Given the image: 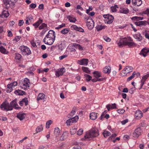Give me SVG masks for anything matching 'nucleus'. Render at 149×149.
<instances>
[{
    "instance_id": "1",
    "label": "nucleus",
    "mask_w": 149,
    "mask_h": 149,
    "mask_svg": "<svg viewBox=\"0 0 149 149\" xmlns=\"http://www.w3.org/2000/svg\"><path fill=\"white\" fill-rule=\"evenodd\" d=\"M55 32L52 30H50L48 33L43 40V42L46 45H52L55 39Z\"/></svg>"
},
{
    "instance_id": "2",
    "label": "nucleus",
    "mask_w": 149,
    "mask_h": 149,
    "mask_svg": "<svg viewBox=\"0 0 149 149\" xmlns=\"http://www.w3.org/2000/svg\"><path fill=\"white\" fill-rule=\"evenodd\" d=\"M132 39L130 37L121 38L117 44L118 46L120 47H122L123 46L127 45L129 47L134 46L135 44L132 41Z\"/></svg>"
},
{
    "instance_id": "3",
    "label": "nucleus",
    "mask_w": 149,
    "mask_h": 149,
    "mask_svg": "<svg viewBox=\"0 0 149 149\" xmlns=\"http://www.w3.org/2000/svg\"><path fill=\"white\" fill-rule=\"evenodd\" d=\"M99 135L98 130L93 129L87 132L86 135L84 136L86 139L91 140V138L98 136Z\"/></svg>"
},
{
    "instance_id": "4",
    "label": "nucleus",
    "mask_w": 149,
    "mask_h": 149,
    "mask_svg": "<svg viewBox=\"0 0 149 149\" xmlns=\"http://www.w3.org/2000/svg\"><path fill=\"white\" fill-rule=\"evenodd\" d=\"M85 21L86 26L90 29H92L94 27V22L91 18L89 17H85Z\"/></svg>"
},
{
    "instance_id": "5",
    "label": "nucleus",
    "mask_w": 149,
    "mask_h": 149,
    "mask_svg": "<svg viewBox=\"0 0 149 149\" xmlns=\"http://www.w3.org/2000/svg\"><path fill=\"white\" fill-rule=\"evenodd\" d=\"M19 49L21 51V53L23 55H28L31 53L30 49L27 47L21 46L19 48Z\"/></svg>"
},
{
    "instance_id": "6",
    "label": "nucleus",
    "mask_w": 149,
    "mask_h": 149,
    "mask_svg": "<svg viewBox=\"0 0 149 149\" xmlns=\"http://www.w3.org/2000/svg\"><path fill=\"white\" fill-rule=\"evenodd\" d=\"M0 108L3 111H8L12 110L11 107H10L9 104L6 102H4L0 106Z\"/></svg>"
},
{
    "instance_id": "7",
    "label": "nucleus",
    "mask_w": 149,
    "mask_h": 149,
    "mask_svg": "<svg viewBox=\"0 0 149 149\" xmlns=\"http://www.w3.org/2000/svg\"><path fill=\"white\" fill-rule=\"evenodd\" d=\"M65 72V69L64 68L59 69L55 71L56 76L57 77L62 76Z\"/></svg>"
},
{
    "instance_id": "8",
    "label": "nucleus",
    "mask_w": 149,
    "mask_h": 149,
    "mask_svg": "<svg viewBox=\"0 0 149 149\" xmlns=\"http://www.w3.org/2000/svg\"><path fill=\"white\" fill-rule=\"evenodd\" d=\"M142 130L140 127H138L136 129L133 133V136L135 138H138L141 135Z\"/></svg>"
},
{
    "instance_id": "9",
    "label": "nucleus",
    "mask_w": 149,
    "mask_h": 149,
    "mask_svg": "<svg viewBox=\"0 0 149 149\" xmlns=\"http://www.w3.org/2000/svg\"><path fill=\"white\" fill-rule=\"evenodd\" d=\"M88 62L89 60L87 58H83L77 61V63L80 65H87Z\"/></svg>"
},
{
    "instance_id": "10",
    "label": "nucleus",
    "mask_w": 149,
    "mask_h": 149,
    "mask_svg": "<svg viewBox=\"0 0 149 149\" xmlns=\"http://www.w3.org/2000/svg\"><path fill=\"white\" fill-rule=\"evenodd\" d=\"M147 23L149 25V18L147 21H139L134 22V24L137 26H140L141 25H146Z\"/></svg>"
},
{
    "instance_id": "11",
    "label": "nucleus",
    "mask_w": 149,
    "mask_h": 149,
    "mask_svg": "<svg viewBox=\"0 0 149 149\" xmlns=\"http://www.w3.org/2000/svg\"><path fill=\"white\" fill-rule=\"evenodd\" d=\"M29 84V80L27 78H25L23 83V86H24V89L25 90L27 88H29L30 86Z\"/></svg>"
},
{
    "instance_id": "12",
    "label": "nucleus",
    "mask_w": 149,
    "mask_h": 149,
    "mask_svg": "<svg viewBox=\"0 0 149 149\" xmlns=\"http://www.w3.org/2000/svg\"><path fill=\"white\" fill-rule=\"evenodd\" d=\"M149 52V48L145 47L143 48L139 54L143 56L144 57L146 56V54Z\"/></svg>"
},
{
    "instance_id": "13",
    "label": "nucleus",
    "mask_w": 149,
    "mask_h": 149,
    "mask_svg": "<svg viewBox=\"0 0 149 149\" xmlns=\"http://www.w3.org/2000/svg\"><path fill=\"white\" fill-rule=\"evenodd\" d=\"M111 68L110 66H106L103 68V72L107 74H109L111 72Z\"/></svg>"
},
{
    "instance_id": "14",
    "label": "nucleus",
    "mask_w": 149,
    "mask_h": 149,
    "mask_svg": "<svg viewBox=\"0 0 149 149\" xmlns=\"http://www.w3.org/2000/svg\"><path fill=\"white\" fill-rule=\"evenodd\" d=\"M135 116L137 119H139L143 116V113L141 111L138 110L136 111Z\"/></svg>"
},
{
    "instance_id": "15",
    "label": "nucleus",
    "mask_w": 149,
    "mask_h": 149,
    "mask_svg": "<svg viewBox=\"0 0 149 149\" xmlns=\"http://www.w3.org/2000/svg\"><path fill=\"white\" fill-rule=\"evenodd\" d=\"M10 15L8 11L7 10H3L1 14L0 15V16L1 17L3 18L6 17L7 18Z\"/></svg>"
},
{
    "instance_id": "16",
    "label": "nucleus",
    "mask_w": 149,
    "mask_h": 149,
    "mask_svg": "<svg viewBox=\"0 0 149 149\" xmlns=\"http://www.w3.org/2000/svg\"><path fill=\"white\" fill-rule=\"evenodd\" d=\"M9 105L10 107H11L12 110H13V107H14L16 109H19L20 108V107H16V106L17 105V104L15 100L12 101L9 104Z\"/></svg>"
},
{
    "instance_id": "17",
    "label": "nucleus",
    "mask_w": 149,
    "mask_h": 149,
    "mask_svg": "<svg viewBox=\"0 0 149 149\" xmlns=\"http://www.w3.org/2000/svg\"><path fill=\"white\" fill-rule=\"evenodd\" d=\"M132 2L133 5L140 6L142 3L141 0H132Z\"/></svg>"
},
{
    "instance_id": "18",
    "label": "nucleus",
    "mask_w": 149,
    "mask_h": 149,
    "mask_svg": "<svg viewBox=\"0 0 149 149\" xmlns=\"http://www.w3.org/2000/svg\"><path fill=\"white\" fill-rule=\"evenodd\" d=\"M133 68L131 66H127L124 69V70L125 73H128L133 70Z\"/></svg>"
},
{
    "instance_id": "19",
    "label": "nucleus",
    "mask_w": 149,
    "mask_h": 149,
    "mask_svg": "<svg viewBox=\"0 0 149 149\" xmlns=\"http://www.w3.org/2000/svg\"><path fill=\"white\" fill-rule=\"evenodd\" d=\"M17 117L20 120H22L25 118L26 114L25 113H19L17 114Z\"/></svg>"
},
{
    "instance_id": "20",
    "label": "nucleus",
    "mask_w": 149,
    "mask_h": 149,
    "mask_svg": "<svg viewBox=\"0 0 149 149\" xmlns=\"http://www.w3.org/2000/svg\"><path fill=\"white\" fill-rule=\"evenodd\" d=\"M71 27L77 31L81 32H84V30L83 29L80 27H78L75 25L72 26Z\"/></svg>"
},
{
    "instance_id": "21",
    "label": "nucleus",
    "mask_w": 149,
    "mask_h": 149,
    "mask_svg": "<svg viewBox=\"0 0 149 149\" xmlns=\"http://www.w3.org/2000/svg\"><path fill=\"white\" fill-rule=\"evenodd\" d=\"M120 12L121 13L127 14L129 13V10L127 8H120Z\"/></svg>"
},
{
    "instance_id": "22",
    "label": "nucleus",
    "mask_w": 149,
    "mask_h": 149,
    "mask_svg": "<svg viewBox=\"0 0 149 149\" xmlns=\"http://www.w3.org/2000/svg\"><path fill=\"white\" fill-rule=\"evenodd\" d=\"M94 76L95 78H97L101 77V73L97 71H95L93 72Z\"/></svg>"
},
{
    "instance_id": "23",
    "label": "nucleus",
    "mask_w": 149,
    "mask_h": 149,
    "mask_svg": "<svg viewBox=\"0 0 149 149\" xmlns=\"http://www.w3.org/2000/svg\"><path fill=\"white\" fill-rule=\"evenodd\" d=\"M97 117V113L95 112H92L90 113V119L93 120H95Z\"/></svg>"
},
{
    "instance_id": "24",
    "label": "nucleus",
    "mask_w": 149,
    "mask_h": 149,
    "mask_svg": "<svg viewBox=\"0 0 149 149\" xmlns=\"http://www.w3.org/2000/svg\"><path fill=\"white\" fill-rule=\"evenodd\" d=\"M68 136V133L67 132H64L63 134L60 138V140L61 141H63L66 139Z\"/></svg>"
},
{
    "instance_id": "25",
    "label": "nucleus",
    "mask_w": 149,
    "mask_h": 149,
    "mask_svg": "<svg viewBox=\"0 0 149 149\" xmlns=\"http://www.w3.org/2000/svg\"><path fill=\"white\" fill-rule=\"evenodd\" d=\"M72 46L75 47L76 49H78L80 50H82L83 49V47L81 45L76 43H73Z\"/></svg>"
},
{
    "instance_id": "26",
    "label": "nucleus",
    "mask_w": 149,
    "mask_h": 149,
    "mask_svg": "<svg viewBox=\"0 0 149 149\" xmlns=\"http://www.w3.org/2000/svg\"><path fill=\"white\" fill-rule=\"evenodd\" d=\"M134 37L135 38L137 39L139 41H141L142 40V37L139 33L135 34L134 35Z\"/></svg>"
},
{
    "instance_id": "27",
    "label": "nucleus",
    "mask_w": 149,
    "mask_h": 149,
    "mask_svg": "<svg viewBox=\"0 0 149 149\" xmlns=\"http://www.w3.org/2000/svg\"><path fill=\"white\" fill-rule=\"evenodd\" d=\"M113 17L112 15H110L109 17H108V18L106 20L107 21V23L108 24L111 23L113 21Z\"/></svg>"
},
{
    "instance_id": "28",
    "label": "nucleus",
    "mask_w": 149,
    "mask_h": 149,
    "mask_svg": "<svg viewBox=\"0 0 149 149\" xmlns=\"http://www.w3.org/2000/svg\"><path fill=\"white\" fill-rule=\"evenodd\" d=\"M43 22L42 20L39 19L34 24H33V25L35 26V28H37L39 26L40 24Z\"/></svg>"
},
{
    "instance_id": "29",
    "label": "nucleus",
    "mask_w": 149,
    "mask_h": 149,
    "mask_svg": "<svg viewBox=\"0 0 149 149\" xmlns=\"http://www.w3.org/2000/svg\"><path fill=\"white\" fill-rule=\"evenodd\" d=\"M0 52L4 54H7L8 53V52L2 46L0 47Z\"/></svg>"
},
{
    "instance_id": "30",
    "label": "nucleus",
    "mask_w": 149,
    "mask_h": 149,
    "mask_svg": "<svg viewBox=\"0 0 149 149\" xmlns=\"http://www.w3.org/2000/svg\"><path fill=\"white\" fill-rule=\"evenodd\" d=\"M84 76L85 79L86 81L87 82L89 81L92 79V77L90 75L85 74Z\"/></svg>"
},
{
    "instance_id": "31",
    "label": "nucleus",
    "mask_w": 149,
    "mask_h": 149,
    "mask_svg": "<svg viewBox=\"0 0 149 149\" xmlns=\"http://www.w3.org/2000/svg\"><path fill=\"white\" fill-rule=\"evenodd\" d=\"M45 97V95L42 93H40L39 94L37 99V100H42L44 99Z\"/></svg>"
},
{
    "instance_id": "32",
    "label": "nucleus",
    "mask_w": 149,
    "mask_h": 149,
    "mask_svg": "<svg viewBox=\"0 0 149 149\" xmlns=\"http://www.w3.org/2000/svg\"><path fill=\"white\" fill-rule=\"evenodd\" d=\"M60 133V130L59 129L58 127H56L55 128L54 134L57 137L59 134Z\"/></svg>"
},
{
    "instance_id": "33",
    "label": "nucleus",
    "mask_w": 149,
    "mask_h": 149,
    "mask_svg": "<svg viewBox=\"0 0 149 149\" xmlns=\"http://www.w3.org/2000/svg\"><path fill=\"white\" fill-rule=\"evenodd\" d=\"M74 110H72L70 113L68 115V118H71L73 117V116L74 115L76 111L75 110H76V109H75L74 108Z\"/></svg>"
},
{
    "instance_id": "34",
    "label": "nucleus",
    "mask_w": 149,
    "mask_h": 149,
    "mask_svg": "<svg viewBox=\"0 0 149 149\" xmlns=\"http://www.w3.org/2000/svg\"><path fill=\"white\" fill-rule=\"evenodd\" d=\"M70 31V29L68 28H65L61 31V33L63 34L68 33Z\"/></svg>"
},
{
    "instance_id": "35",
    "label": "nucleus",
    "mask_w": 149,
    "mask_h": 149,
    "mask_svg": "<svg viewBox=\"0 0 149 149\" xmlns=\"http://www.w3.org/2000/svg\"><path fill=\"white\" fill-rule=\"evenodd\" d=\"M47 27V25L45 23H42L41 25L40 26L39 29L40 30L42 29H46Z\"/></svg>"
},
{
    "instance_id": "36",
    "label": "nucleus",
    "mask_w": 149,
    "mask_h": 149,
    "mask_svg": "<svg viewBox=\"0 0 149 149\" xmlns=\"http://www.w3.org/2000/svg\"><path fill=\"white\" fill-rule=\"evenodd\" d=\"M72 119V121L73 123H76L79 119V117L78 116H76L75 117H72L71 118Z\"/></svg>"
},
{
    "instance_id": "37",
    "label": "nucleus",
    "mask_w": 149,
    "mask_h": 149,
    "mask_svg": "<svg viewBox=\"0 0 149 149\" xmlns=\"http://www.w3.org/2000/svg\"><path fill=\"white\" fill-rule=\"evenodd\" d=\"M67 18L69 20L70 22H74L76 21V19L74 18H72L70 16H67Z\"/></svg>"
},
{
    "instance_id": "38",
    "label": "nucleus",
    "mask_w": 149,
    "mask_h": 149,
    "mask_svg": "<svg viewBox=\"0 0 149 149\" xmlns=\"http://www.w3.org/2000/svg\"><path fill=\"white\" fill-rule=\"evenodd\" d=\"M143 17H140L135 16L132 18V20H142L143 19Z\"/></svg>"
},
{
    "instance_id": "39",
    "label": "nucleus",
    "mask_w": 149,
    "mask_h": 149,
    "mask_svg": "<svg viewBox=\"0 0 149 149\" xmlns=\"http://www.w3.org/2000/svg\"><path fill=\"white\" fill-rule=\"evenodd\" d=\"M82 69L84 72L88 74L90 73L91 72L88 68L82 67Z\"/></svg>"
},
{
    "instance_id": "40",
    "label": "nucleus",
    "mask_w": 149,
    "mask_h": 149,
    "mask_svg": "<svg viewBox=\"0 0 149 149\" xmlns=\"http://www.w3.org/2000/svg\"><path fill=\"white\" fill-rule=\"evenodd\" d=\"M43 128L42 126V125H41L39 126H38L36 129V131L37 133L40 132L43 130Z\"/></svg>"
},
{
    "instance_id": "41",
    "label": "nucleus",
    "mask_w": 149,
    "mask_h": 149,
    "mask_svg": "<svg viewBox=\"0 0 149 149\" xmlns=\"http://www.w3.org/2000/svg\"><path fill=\"white\" fill-rule=\"evenodd\" d=\"M103 134L105 137H106L111 135V133L109 132L106 130L103 132Z\"/></svg>"
},
{
    "instance_id": "42",
    "label": "nucleus",
    "mask_w": 149,
    "mask_h": 149,
    "mask_svg": "<svg viewBox=\"0 0 149 149\" xmlns=\"http://www.w3.org/2000/svg\"><path fill=\"white\" fill-rule=\"evenodd\" d=\"M77 131V129L74 127H72L70 129V132L72 135H73L75 134Z\"/></svg>"
},
{
    "instance_id": "43",
    "label": "nucleus",
    "mask_w": 149,
    "mask_h": 149,
    "mask_svg": "<svg viewBox=\"0 0 149 149\" xmlns=\"http://www.w3.org/2000/svg\"><path fill=\"white\" fill-rule=\"evenodd\" d=\"M12 87L13 86H12V84H11L8 85L7 86V87L8 88V89L7 90V92L10 93L12 91Z\"/></svg>"
},
{
    "instance_id": "44",
    "label": "nucleus",
    "mask_w": 149,
    "mask_h": 149,
    "mask_svg": "<svg viewBox=\"0 0 149 149\" xmlns=\"http://www.w3.org/2000/svg\"><path fill=\"white\" fill-rule=\"evenodd\" d=\"M69 118L70 119L67 120L66 122V123L68 126H70L71 125L72 123H73V122L72 121L71 118Z\"/></svg>"
},
{
    "instance_id": "45",
    "label": "nucleus",
    "mask_w": 149,
    "mask_h": 149,
    "mask_svg": "<svg viewBox=\"0 0 149 149\" xmlns=\"http://www.w3.org/2000/svg\"><path fill=\"white\" fill-rule=\"evenodd\" d=\"M117 6L115 5L114 6L111 7V9L112 12H116L117 11L116 8H118Z\"/></svg>"
},
{
    "instance_id": "46",
    "label": "nucleus",
    "mask_w": 149,
    "mask_h": 149,
    "mask_svg": "<svg viewBox=\"0 0 149 149\" xmlns=\"http://www.w3.org/2000/svg\"><path fill=\"white\" fill-rule=\"evenodd\" d=\"M52 123V121L51 120H49L47 122L46 124V127L47 128H49V125Z\"/></svg>"
},
{
    "instance_id": "47",
    "label": "nucleus",
    "mask_w": 149,
    "mask_h": 149,
    "mask_svg": "<svg viewBox=\"0 0 149 149\" xmlns=\"http://www.w3.org/2000/svg\"><path fill=\"white\" fill-rule=\"evenodd\" d=\"M136 74L135 72H133L132 75L127 78V81H130L134 77L135 75Z\"/></svg>"
},
{
    "instance_id": "48",
    "label": "nucleus",
    "mask_w": 149,
    "mask_h": 149,
    "mask_svg": "<svg viewBox=\"0 0 149 149\" xmlns=\"http://www.w3.org/2000/svg\"><path fill=\"white\" fill-rule=\"evenodd\" d=\"M83 129H81L78 130V131L77 132V134L78 135H81L83 132Z\"/></svg>"
},
{
    "instance_id": "49",
    "label": "nucleus",
    "mask_w": 149,
    "mask_h": 149,
    "mask_svg": "<svg viewBox=\"0 0 149 149\" xmlns=\"http://www.w3.org/2000/svg\"><path fill=\"white\" fill-rule=\"evenodd\" d=\"M103 38L104 40L107 42H109L111 40V39L110 38L107 37L106 36H104Z\"/></svg>"
},
{
    "instance_id": "50",
    "label": "nucleus",
    "mask_w": 149,
    "mask_h": 149,
    "mask_svg": "<svg viewBox=\"0 0 149 149\" xmlns=\"http://www.w3.org/2000/svg\"><path fill=\"white\" fill-rule=\"evenodd\" d=\"M149 77V73L143 76L142 78V80H144V81H145Z\"/></svg>"
},
{
    "instance_id": "51",
    "label": "nucleus",
    "mask_w": 149,
    "mask_h": 149,
    "mask_svg": "<svg viewBox=\"0 0 149 149\" xmlns=\"http://www.w3.org/2000/svg\"><path fill=\"white\" fill-rule=\"evenodd\" d=\"M22 102L25 103V105L26 106L28 105V100L27 98H25L22 100Z\"/></svg>"
},
{
    "instance_id": "52",
    "label": "nucleus",
    "mask_w": 149,
    "mask_h": 149,
    "mask_svg": "<svg viewBox=\"0 0 149 149\" xmlns=\"http://www.w3.org/2000/svg\"><path fill=\"white\" fill-rule=\"evenodd\" d=\"M65 24L63 23L61 25H59L58 27H56L55 29H59L61 28L65 27Z\"/></svg>"
},
{
    "instance_id": "53",
    "label": "nucleus",
    "mask_w": 149,
    "mask_h": 149,
    "mask_svg": "<svg viewBox=\"0 0 149 149\" xmlns=\"http://www.w3.org/2000/svg\"><path fill=\"white\" fill-rule=\"evenodd\" d=\"M21 55L19 54H16L15 56V58L16 59L19 60L21 58Z\"/></svg>"
},
{
    "instance_id": "54",
    "label": "nucleus",
    "mask_w": 149,
    "mask_h": 149,
    "mask_svg": "<svg viewBox=\"0 0 149 149\" xmlns=\"http://www.w3.org/2000/svg\"><path fill=\"white\" fill-rule=\"evenodd\" d=\"M104 26H98L97 28V31H100L102 29H104Z\"/></svg>"
},
{
    "instance_id": "55",
    "label": "nucleus",
    "mask_w": 149,
    "mask_h": 149,
    "mask_svg": "<svg viewBox=\"0 0 149 149\" xmlns=\"http://www.w3.org/2000/svg\"><path fill=\"white\" fill-rule=\"evenodd\" d=\"M117 112L120 114H123L125 112V110L123 109H118L117 110Z\"/></svg>"
},
{
    "instance_id": "56",
    "label": "nucleus",
    "mask_w": 149,
    "mask_h": 149,
    "mask_svg": "<svg viewBox=\"0 0 149 149\" xmlns=\"http://www.w3.org/2000/svg\"><path fill=\"white\" fill-rule=\"evenodd\" d=\"M107 112V111L105 110L102 113V114L101 115L100 119L101 120H103V118L104 116V114H106Z\"/></svg>"
},
{
    "instance_id": "57",
    "label": "nucleus",
    "mask_w": 149,
    "mask_h": 149,
    "mask_svg": "<svg viewBox=\"0 0 149 149\" xmlns=\"http://www.w3.org/2000/svg\"><path fill=\"white\" fill-rule=\"evenodd\" d=\"M21 38V37L19 36H17L15 37V38L13 39V40H15L17 42Z\"/></svg>"
},
{
    "instance_id": "58",
    "label": "nucleus",
    "mask_w": 149,
    "mask_h": 149,
    "mask_svg": "<svg viewBox=\"0 0 149 149\" xmlns=\"http://www.w3.org/2000/svg\"><path fill=\"white\" fill-rule=\"evenodd\" d=\"M62 45L63 44L61 43L57 46L58 47V49H60L61 51L62 50L63 48L62 46Z\"/></svg>"
},
{
    "instance_id": "59",
    "label": "nucleus",
    "mask_w": 149,
    "mask_h": 149,
    "mask_svg": "<svg viewBox=\"0 0 149 149\" xmlns=\"http://www.w3.org/2000/svg\"><path fill=\"white\" fill-rule=\"evenodd\" d=\"M24 23V22L23 20H19L18 22V25L19 26H21L23 25Z\"/></svg>"
},
{
    "instance_id": "60",
    "label": "nucleus",
    "mask_w": 149,
    "mask_h": 149,
    "mask_svg": "<svg viewBox=\"0 0 149 149\" xmlns=\"http://www.w3.org/2000/svg\"><path fill=\"white\" fill-rule=\"evenodd\" d=\"M144 14H146L148 16H149V9H147L145 11H143Z\"/></svg>"
},
{
    "instance_id": "61",
    "label": "nucleus",
    "mask_w": 149,
    "mask_h": 149,
    "mask_svg": "<svg viewBox=\"0 0 149 149\" xmlns=\"http://www.w3.org/2000/svg\"><path fill=\"white\" fill-rule=\"evenodd\" d=\"M30 7L32 8H34L36 7V5L34 3H32L30 5Z\"/></svg>"
},
{
    "instance_id": "62",
    "label": "nucleus",
    "mask_w": 149,
    "mask_h": 149,
    "mask_svg": "<svg viewBox=\"0 0 149 149\" xmlns=\"http://www.w3.org/2000/svg\"><path fill=\"white\" fill-rule=\"evenodd\" d=\"M128 122V119H125L121 122L122 124L123 125H125Z\"/></svg>"
},
{
    "instance_id": "63",
    "label": "nucleus",
    "mask_w": 149,
    "mask_h": 149,
    "mask_svg": "<svg viewBox=\"0 0 149 149\" xmlns=\"http://www.w3.org/2000/svg\"><path fill=\"white\" fill-rule=\"evenodd\" d=\"M20 92L19 91V90L18 91L17 90L15 91L14 93L15 94L18 95H22V94L20 93Z\"/></svg>"
},
{
    "instance_id": "64",
    "label": "nucleus",
    "mask_w": 149,
    "mask_h": 149,
    "mask_svg": "<svg viewBox=\"0 0 149 149\" xmlns=\"http://www.w3.org/2000/svg\"><path fill=\"white\" fill-rule=\"evenodd\" d=\"M4 3L6 6L9 4V1L8 0H3Z\"/></svg>"
}]
</instances>
